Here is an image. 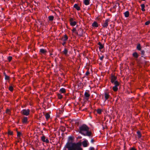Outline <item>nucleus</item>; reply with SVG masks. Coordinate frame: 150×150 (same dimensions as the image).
I'll return each mask as SVG.
<instances>
[{"instance_id": "obj_1", "label": "nucleus", "mask_w": 150, "mask_h": 150, "mask_svg": "<svg viewBox=\"0 0 150 150\" xmlns=\"http://www.w3.org/2000/svg\"><path fill=\"white\" fill-rule=\"evenodd\" d=\"M89 127L85 124H83L79 127V133L82 135L89 137H92V133Z\"/></svg>"}, {"instance_id": "obj_2", "label": "nucleus", "mask_w": 150, "mask_h": 150, "mask_svg": "<svg viewBox=\"0 0 150 150\" xmlns=\"http://www.w3.org/2000/svg\"><path fill=\"white\" fill-rule=\"evenodd\" d=\"M82 144L81 142L77 143H74L72 146L71 150H82L83 149L81 147Z\"/></svg>"}, {"instance_id": "obj_3", "label": "nucleus", "mask_w": 150, "mask_h": 150, "mask_svg": "<svg viewBox=\"0 0 150 150\" xmlns=\"http://www.w3.org/2000/svg\"><path fill=\"white\" fill-rule=\"evenodd\" d=\"M84 32L83 29L81 28H78L77 29V31L75 32V34L76 35H78L80 36H82Z\"/></svg>"}, {"instance_id": "obj_4", "label": "nucleus", "mask_w": 150, "mask_h": 150, "mask_svg": "<svg viewBox=\"0 0 150 150\" xmlns=\"http://www.w3.org/2000/svg\"><path fill=\"white\" fill-rule=\"evenodd\" d=\"M30 110L29 109H24L22 110L21 112L22 114L25 116H28L30 114Z\"/></svg>"}, {"instance_id": "obj_5", "label": "nucleus", "mask_w": 150, "mask_h": 150, "mask_svg": "<svg viewBox=\"0 0 150 150\" xmlns=\"http://www.w3.org/2000/svg\"><path fill=\"white\" fill-rule=\"evenodd\" d=\"M110 21L109 19H107L105 21L103 24H102V26L103 28H107L108 26V22Z\"/></svg>"}, {"instance_id": "obj_6", "label": "nucleus", "mask_w": 150, "mask_h": 150, "mask_svg": "<svg viewBox=\"0 0 150 150\" xmlns=\"http://www.w3.org/2000/svg\"><path fill=\"white\" fill-rule=\"evenodd\" d=\"M89 91L88 90L86 91L85 92L84 96L85 97V99L86 100H88L89 99V98L90 96V94L89 93Z\"/></svg>"}, {"instance_id": "obj_7", "label": "nucleus", "mask_w": 150, "mask_h": 150, "mask_svg": "<svg viewBox=\"0 0 150 150\" xmlns=\"http://www.w3.org/2000/svg\"><path fill=\"white\" fill-rule=\"evenodd\" d=\"M117 79V77L113 75L112 74V75L110 80H111V83H113L114 81H116V80Z\"/></svg>"}, {"instance_id": "obj_8", "label": "nucleus", "mask_w": 150, "mask_h": 150, "mask_svg": "<svg viewBox=\"0 0 150 150\" xmlns=\"http://www.w3.org/2000/svg\"><path fill=\"white\" fill-rule=\"evenodd\" d=\"M84 147H86L88 146V140L86 139L84 140L81 143Z\"/></svg>"}, {"instance_id": "obj_9", "label": "nucleus", "mask_w": 150, "mask_h": 150, "mask_svg": "<svg viewBox=\"0 0 150 150\" xmlns=\"http://www.w3.org/2000/svg\"><path fill=\"white\" fill-rule=\"evenodd\" d=\"M68 50L65 48L64 50L62 52V53L64 54L66 56H68Z\"/></svg>"}, {"instance_id": "obj_10", "label": "nucleus", "mask_w": 150, "mask_h": 150, "mask_svg": "<svg viewBox=\"0 0 150 150\" xmlns=\"http://www.w3.org/2000/svg\"><path fill=\"white\" fill-rule=\"evenodd\" d=\"M68 39V37L67 35H64V37H63L62 38L61 40L64 41H65L67 40Z\"/></svg>"}, {"instance_id": "obj_11", "label": "nucleus", "mask_w": 150, "mask_h": 150, "mask_svg": "<svg viewBox=\"0 0 150 150\" xmlns=\"http://www.w3.org/2000/svg\"><path fill=\"white\" fill-rule=\"evenodd\" d=\"M40 52L41 54H45L47 52V51L45 49H41L40 50Z\"/></svg>"}, {"instance_id": "obj_12", "label": "nucleus", "mask_w": 150, "mask_h": 150, "mask_svg": "<svg viewBox=\"0 0 150 150\" xmlns=\"http://www.w3.org/2000/svg\"><path fill=\"white\" fill-rule=\"evenodd\" d=\"M74 7L76 8L77 11H79L80 9V7L78 6V4H75L73 6Z\"/></svg>"}, {"instance_id": "obj_13", "label": "nucleus", "mask_w": 150, "mask_h": 150, "mask_svg": "<svg viewBox=\"0 0 150 150\" xmlns=\"http://www.w3.org/2000/svg\"><path fill=\"white\" fill-rule=\"evenodd\" d=\"M28 121V117H24L22 120V122L23 123H26Z\"/></svg>"}, {"instance_id": "obj_14", "label": "nucleus", "mask_w": 150, "mask_h": 150, "mask_svg": "<svg viewBox=\"0 0 150 150\" xmlns=\"http://www.w3.org/2000/svg\"><path fill=\"white\" fill-rule=\"evenodd\" d=\"M92 26L93 27H98V23L96 21H94L92 24Z\"/></svg>"}, {"instance_id": "obj_15", "label": "nucleus", "mask_w": 150, "mask_h": 150, "mask_svg": "<svg viewBox=\"0 0 150 150\" xmlns=\"http://www.w3.org/2000/svg\"><path fill=\"white\" fill-rule=\"evenodd\" d=\"M90 0H84L83 2L86 5H88L89 4Z\"/></svg>"}, {"instance_id": "obj_16", "label": "nucleus", "mask_w": 150, "mask_h": 150, "mask_svg": "<svg viewBox=\"0 0 150 150\" xmlns=\"http://www.w3.org/2000/svg\"><path fill=\"white\" fill-rule=\"evenodd\" d=\"M136 49L137 50L139 51H141V45L140 43H138L137 44Z\"/></svg>"}, {"instance_id": "obj_17", "label": "nucleus", "mask_w": 150, "mask_h": 150, "mask_svg": "<svg viewBox=\"0 0 150 150\" xmlns=\"http://www.w3.org/2000/svg\"><path fill=\"white\" fill-rule=\"evenodd\" d=\"M132 55L135 58H137L139 56V55L138 54V53L136 52L133 53L132 54Z\"/></svg>"}, {"instance_id": "obj_18", "label": "nucleus", "mask_w": 150, "mask_h": 150, "mask_svg": "<svg viewBox=\"0 0 150 150\" xmlns=\"http://www.w3.org/2000/svg\"><path fill=\"white\" fill-rule=\"evenodd\" d=\"M98 45L100 46L99 47V48L100 50H101L103 48L104 46L103 45L101 44L100 42H99L98 43Z\"/></svg>"}, {"instance_id": "obj_19", "label": "nucleus", "mask_w": 150, "mask_h": 150, "mask_svg": "<svg viewBox=\"0 0 150 150\" xmlns=\"http://www.w3.org/2000/svg\"><path fill=\"white\" fill-rule=\"evenodd\" d=\"M124 14L125 17L127 18L129 17V12L128 11H127L125 12L124 13Z\"/></svg>"}, {"instance_id": "obj_20", "label": "nucleus", "mask_w": 150, "mask_h": 150, "mask_svg": "<svg viewBox=\"0 0 150 150\" xmlns=\"http://www.w3.org/2000/svg\"><path fill=\"white\" fill-rule=\"evenodd\" d=\"M112 83L115 86H119L120 84L117 81H114L113 83Z\"/></svg>"}, {"instance_id": "obj_21", "label": "nucleus", "mask_w": 150, "mask_h": 150, "mask_svg": "<svg viewBox=\"0 0 150 150\" xmlns=\"http://www.w3.org/2000/svg\"><path fill=\"white\" fill-rule=\"evenodd\" d=\"M118 86H114L113 87H112V89L114 91H117L118 90Z\"/></svg>"}, {"instance_id": "obj_22", "label": "nucleus", "mask_w": 150, "mask_h": 150, "mask_svg": "<svg viewBox=\"0 0 150 150\" xmlns=\"http://www.w3.org/2000/svg\"><path fill=\"white\" fill-rule=\"evenodd\" d=\"M109 95L107 93H105V100H107L108 99L109 97Z\"/></svg>"}, {"instance_id": "obj_23", "label": "nucleus", "mask_w": 150, "mask_h": 150, "mask_svg": "<svg viewBox=\"0 0 150 150\" xmlns=\"http://www.w3.org/2000/svg\"><path fill=\"white\" fill-rule=\"evenodd\" d=\"M141 6L142 8L141 10L143 11H145V9H144L145 8V5L144 4H142L141 5Z\"/></svg>"}, {"instance_id": "obj_24", "label": "nucleus", "mask_w": 150, "mask_h": 150, "mask_svg": "<svg viewBox=\"0 0 150 150\" xmlns=\"http://www.w3.org/2000/svg\"><path fill=\"white\" fill-rule=\"evenodd\" d=\"M48 18L49 19V21H52L54 19V17L53 16H48Z\"/></svg>"}, {"instance_id": "obj_25", "label": "nucleus", "mask_w": 150, "mask_h": 150, "mask_svg": "<svg viewBox=\"0 0 150 150\" xmlns=\"http://www.w3.org/2000/svg\"><path fill=\"white\" fill-rule=\"evenodd\" d=\"M137 133L138 135V137L139 138H141V137L142 136L140 132L139 131H137Z\"/></svg>"}, {"instance_id": "obj_26", "label": "nucleus", "mask_w": 150, "mask_h": 150, "mask_svg": "<svg viewBox=\"0 0 150 150\" xmlns=\"http://www.w3.org/2000/svg\"><path fill=\"white\" fill-rule=\"evenodd\" d=\"M45 117L46 119L47 120L50 117V115L48 113H47L45 115Z\"/></svg>"}, {"instance_id": "obj_27", "label": "nucleus", "mask_w": 150, "mask_h": 150, "mask_svg": "<svg viewBox=\"0 0 150 150\" xmlns=\"http://www.w3.org/2000/svg\"><path fill=\"white\" fill-rule=\"evenodd\" d=\"M60 91L62 93H64L66 92V90L65 89L63 88H61L60 90Z\"/></svg>"}, {"instance_id": "obj_28", "label": "nucleus", "mask_w": 150, "mask_h": 150, "mask_svg": "<svg viewBox=\"0 0 150 150\" xmlns=\"http://www.w3.org/2000/svg\"><path fill=\"white\" fill-rule=\"evenodd\" d=\"M76 21H74L71 22L70 23L71 25V26H75L76 24Z\"/></svg>"}, {"instance_id": "obj_29", "label": "nucleus", "mask_w": 150, "mask_h": 150, "mask_svg": "<svg viewBox=\"0 0 150 150\" xmlns=\"http://www.w3.org/2000/svg\"><path fill=\"white\" fill-rule=\"evenodd\" d=\"M97 112L98 114H100L101 113L102 110L100 109H98L97 110Z\"/></svg>"}, {"instance_id": "obj_30", "label": "nucleus", "mask_w": 150, "mask_h": 150, "mask_svg": "<svg viewBox=\"0 0 150 150\" xmlns=\"http://www.w3.org/2000/svg\"><path fill=\"white\" fill-rule=\"evenodd\" d=\"M45 136L43 135L41 137V139L42 140V141L43 142H45Z\"/></svg>"}, {"instance_id": "obj_31", "label": "nucleus", "mask_w": 150, "mask_h": 150, "mask_svg": "<svg viewBox=\"0 0 150 150\" xmlns=\"http://www.w3.org/2000/svg\"><path fill=\"white\" fill-rule=\"evenodd\" d=\"M57 96H58V98L59 99H61L62 98V95L60 94H57Z\"/></svg>"}, {"instance_id": "obj_32", "label": "nucleus", "mask_w": 150, "mask_h": 150, "mask_svg": "<svg viewBox=\"0 0 150 150\" xmlns=\"http://www.w3.org/2000/svg\"><path fill=\"white\" fill-rule=\"evenodd\" d=\"M9 90L11 91H13V88L12 86H10L8 88Z\"/></svg>"}, {"instance_id": "obj_33", "label": "nucleus", "mask_w": 150, "mask_h": 150, "mask_svg": "<svg viewBox=\"0 0 150 150\" xmlns=\"http://www.w3.org/2000/svg\"><path fill=\"white\" fill-rule=\"evenodd\" d=\"M12 57L11 56H9L8 57V60L9 62H10L12 60Z\"/></svg>"}, {"instance_id": "obj_34", "label": "nucleus", "mask_w": 150, "mask_h": 150, "mask_svg": "<svg viewBox=\"0 0 150 150\" xmlns=\"http://www.w3.org/2000/svg\"><path fill=\"white\" fill-rule=\"evenodd\" d=\"M21 132H17V136L18 137H20L21 135Z\"/></svg>"}, {"instance_id": "obj_35", "label": "nucleus", "mask_w": 150, "mask_h": 150, "mask_svg": "<svg viewBox=\"0 0 150 150\" xmlns=\"http://www.w3.org/2000/svg\"><path fill=\"white\" fill-rule=\"evenodd\" d=\"M8 135H12L13 134V132L11 131H8Z\"/></svg>"}, {"instance_id": "obj_36", "label": "nucleus", "mask_w": 150, "mask_h": 150, "mask_svg": "<svg viewBox=\"0 0 150 150\" xmlns=\"http://www.w3.org/2000/svg\"><path fill=\"white\" fill-rule=\"evenodd\" d=\"M76 30L77 29L76 28H74L72 30V31L73 32H74L75 33V32H77Z\"/></svg>"}, {"instance_id": "obj_37", "label": "nucleus", "mask_w": 150, "mask_h": 150, "mask_svg": "<svg viewBox=\"0 0 150 150\" xmlns=\"http://www.w3.org/2000/svg\"><path fill=\"white\" fill-rule=\"evenodd\" d=\"M9 76L6 75L5 76V80H8L9 79Z\"/></svg>"}, {"instance_id": "obj_38", "label": "nucleus", "mask_w": 150, "mask_h": 150, "mask_svg": "<svg viewBox=\"0 0 150 150\" xmlns=\"http://www.w3.org/2000/svg\"><path fill=\"white\" fill-rule=\"evenodd\" d=\"M68 139L69 140L72 141L73 139V138L72 137L70 136L68 137Z\"/></svg>"}, {"instance_id": "obj_39", "label": "nucleus", "mask_w": 150, "mask_h": 150, "mask_svg": "<svg viewBox=\"0 0 150 150\" xmlns=\"http://www.w3.org/2000/svg\"><path fill=\"white\" fill-rule=\"evenodd\" d=\"M150 23V21H148L146 22L145 23V25H148Z\"/></svg>"}, {"instance_id": "obj_40", "label": "nucleus", "mask_w": 150, "mask_h": 150, "mask_svg": "<svg viewBox=\"0 0 150 150\" xmlns=\"http://www.w3.org/2000/svg\"><path fill=\"white\" fill-rule=\"evenodd\" d=\"M141 54L142 55H144V53H145L144 51V50H141Z\"/></svg>"}, {"instance_id": "obj_41", "label": "nucleus", "mask_w": 150, "mask_h": 150, "mask_svg": "<svg viewBox=\"0 0 150 150\" xmlns=\"http://www.w3.org/2000/svg\"><path fill=\"white\" fill-rule=\"evenodd\" d=\"M90 74V73L88 71H87L86 73L85 74L86 76H88Z\"/></svg>"}, {"instance_id": "obj_42", "label": "nucleus", "mask_w": 150, "mask_h": 150, "mask_svg": "<svg viewBox=\"0 0 150 150\" xmlns=\"http://www.w3.org/2000/svg\"><path fill=\"white\" fill-rule=\"evenodd\" d=\"M10 110L8 109H7L6 111V113L8 114H9V112H10Z\"/></svg>"}, {"instance_id": "obj_43", "label": "nucleus", "mask_w": 150, "mask_h": 150, "mask_svg": "<svg viewBox=\"0 0 150 150\" xmlns=\"http://www.w3.org/2000/svg\"><path fill=\"white\" fill-rule=\"evenodd\" d=\"M129 150H137V149L134 147H132L130 148Z\"/></svg>"}, {"instance_id": "obj_44", "label": "nucleus", "mask_w": 150, "mask_h": 150, "mask_svg": "<svg viewBox=\"0 0 150 150\" xmlns=\"http://www.w3.org/2000/svg\"><path fill=\"white\" fill-rule=\"evenodd\" d=\"M45 142L47 143H48L49 142V140L47 139H45Z\"/></svg>"}, {"instance_id": "obj_45", "label": "nucleus", "mask_w": 150, "mask_h": 150, "mask_svg": "<svg viewBox=\"0 0 150 150\" xmlns=\"http://www.w3.org/2000/svg\"><path fill=\"white\" fill-rule=\"evenodd\" d=\"M89 150H94V149L93 147H91L89 148Z\"/></svg>"}, {"instance_id": "obj_46", "label": "nucleus", "mask_w": 150, "mask_h": 150, "mask_svg": "<svg viewBox=\"0 0 150 150\" xmlns=\"http://www.w3.org/2000/svg\"><path fill=\"white\" fill-rule=\"evenodd\" d=\"M103 58H104V56H102V57H100V59L101 60H103Z\"/></svg>"}, {"instance_id": "obj_47", "label": "nucleus", "mask_w": 150, "mask_h": 150, "mask_svg": "<svg viewBox=\"0 0 150 150\" xmlns=\"http://www.w3.org/2000/svg\"><path fill=\"white\" fill-rule=\"evenodd\" d=\"M94 142V140L93 139H91V142L92 143H93Z\"/></svg>"}, {"instance_id": "obj_48", "label": "nucleus", "mask_w": 150, "mask_h": 150, "mask_svg": "<svg viewBox=\"0 0 150 150\" xmlns=\"http://www.w3.org/2000/svg\"><path fill=\"white\" fill-rule=\"evenodd\" d=\"M72 21H74L73 20V19L72 18H71L70 19V23L71 22H72Z\"/></svg>"}, {"instance_id": "obj_49", "label": "nucleus", "mask_w": 150, "mask_h": 150, "mask_svg": "<svg viewBox=\"0 0 150 150\" xmlns=\"http://www.w3.org/2000/svg\"><path fill=\"white\" fill-rule=\"evenodd\" d=\"M66 43V42H65V41H64V42H63L62 43V45H63V46H64L65 45V44Z\"/></svg>"}, {"instance_id": "obj_50", "label": "nucleus", "mask_w": 150, "mask_h": 150, "mask_svg": "<svg viewBox=\"0 0 150 150\" xmlns=\"http://www.w3.org/2000/svg\"><path fill=\"white\" fill-rule=\"evenodd\" d=\"M3 74H4V76H5L7 75L6 74V73L5 72H4Z\"/></svg>"}, {"instance_id": "obj_51", "label": "nucleus", "mask_w": 150, "mask_h": 150, "mask_svg": "<svg viewBox=\"0 0 150 150\" xmlns=\"http://www.w3.org/2000/svg\"><path fill=\"white\" fill-rule=\"evenodd\" d=\"M77 138L79 139H80L82 138V137L81 136H79Z\"/></svg>"}, {"instance_id": "obj_52", "label": "nucleus", "mask_w": 150, "mask_h": 150, "mask_svg": "<svg viewBox=\"0 0 150 150\" xmlns=\"http://www.w3.org/2000/svg\"><path fill=\"white\" fill-rule=\"evenodd\" d=\"M52 55V53H50V56Z\"/></svg>"}, {"instance_id": "obj_53", "label": "nucleus", "mask_w": 150, "mask_h": 150, "mask_svg": "<svg viewBox=\"0 0 150 150\" xmlns=\"http://www.w3.org/2000/svg\"><path fill=\"white\" fill-rule=\"evenodd\" d=\"M142 0V1H145L146 0Z\"/></svg>"}, {"instance_id": "obj_54", "label": "nucleus", "mask_w": 150, "mask_h": 150, "mask_svg": "<svg viewBox=\"0 0 150 150\" xmlns=\"http://www.w3.org/2000/svg\"><path fill=\"white\" fill-rule=\"evenodd\" d=\"M149 117L150 118V115H149Z\"/></svg>"}]
</instances>
